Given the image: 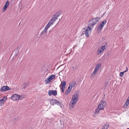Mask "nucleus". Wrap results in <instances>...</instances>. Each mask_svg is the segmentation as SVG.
<instances>
[{
	"mask_svg": "<svg viewBox=\"0 0 129 129\" xmlns=\"http://www.w3.org/2000/svg\"><path fill=\"white\" fill-rule=\"evenodd\" d=\"M79 93L78 91H75L72 97V101L71 103L73 106L75 105L78 99Z\"/></svg>",
	"mask_w": 129,
	"mask_h": 129,
	"instance_id": "1",
	"label": "nucleus"
},
{
	"mask_svg": "<svg viewBox=\"0 0 129 129\" xmlns=\"http://www.w3.org/2000/svg\"><path fill=\"white\" fill-rule=\"evenodd\" d=\"M100 20V18L98 17H96L93 18L90 20V26L93 27L96 23L97 22H98Z\"/></svg>",
	"mask_w": 129,
	"mask_h": 129,
	"instance_id": "2",
	"label": "nucleus"
},
{
	"mask_svg": "<svg viewBox=\"0 0 129 129\" xmlns=\"http://www.w3.org/2000/svg\"><path fill=\"white\" fill-rule=\"evenodd\" d=\"M82 30H85L86 37L87 38H88L91 32V28L89 26L86 29L85 28H83L82 29Z\"/></svg>",
	"mask_w": 129,
	"mask_h": 129,
	"instance_id": "3",
	"label": "nucleus"
},
{
	"mask_svg": "<svg viewBox=\"0 0 129 129\" xmlns=\"http://www.w3.org/2000/svg\"><path fill=\"white\" fill-rule=\"evenodd\" d=\"M106 105V103L105 102L101 100V103L98 107V108L100 109H103Z\"/></svg>",
	"mask_w": 129,
	"mask_h": 129,
	"instance_id": "4",
	"label": "nucleus"
},
{
	"mask_svg": "<svg viewBox=\"0 0 129 129\" xmlns=\"http://www.w3.org/2000/svg\"><path fill=\"white\" fill-rule=\"evenodd\" d=\"M11 89H10L7 86H4L1 87V90L2 91H6L8 90H10Z\"/></svg>",
	"mask_w": 129,
	"mask_h": 129,
	"instance_id": "5",
	"label": "nucleus"
},
{
	"mask_svg": "<svg viewBox=\"0 0 129 129\" xmlns=\"http://www.w3.org/2000/svg\"><path fill=\"white\" fill-rule=\"evenodd\" d=\"M48 94L50 96L51 95H56L57 94V91L56 90H49L48 91Z\"/></svg>",
	"mask_w": 129,
	"mask_h": 129,
	"instance_id": "6",
	"label": "nucleus"
},
{
	"mask_svg": "<svg viewBox=\"0 0 129 129\" xmlns=\"http://www.w3.org/2000/svg\"><path fill=\"white\" fill-rule=\"evenodd\" d=\"M9 3L8 1H7L4 7L2 10V12H4L8 8L9 6Z\"/></svg>",
	"mask_w": 129,
	"mask_h": 129,
	"instance_id": "7",
	"label": "nucleus"
},
{
	"mask_svg": "<svg viewBox=\"0 0 129 129\" xmlns=\"http://www.w3.org/2000/svg\"><path fill=\"white\" fill-rule=\"evenodd\" d=\"M52 102L53 103L56 104L60 106L61 108V104L59 101L55 99H52L51 100Z\"/></svg>",
	"mask_w": 129,
	"mask_h": 129,
	"instance_id": "8",
	"label": "nucleus"
},
{
	"mask_svg": "<svg viewBox=\"0 0 129 129\" xmlns=\"http://www.w3.org/2000/svg\"><path fill=\"white\" fill-rule=\"evenodd\" d=\"M19 95L16 94H15L13 95L11 97V99L14 101L18 100V99Z\"/></svg>",
	"mask_w": 129,
	"mask_h": 129,
	"instance_id": "9",
	"label": "nucleus"
},
{
	"mask_svg": "<svg viewBox=\"0 0 129 129\" xmlns=\"http://www.w3.org/2000/svg\"><path fill=\"white\" fill-rule=\"evenodd\" d=\"M61 14V12H56L55 15L52 16V17L55 19V20L57 19V17H59Z\"/></svg>",
	"mask_w": 129,
	"mask_h": 129,
	"instance_id": "10",
	"label": "nucleus"
},
{
	"mask_svg": "<svg viewBox=\"0 0 129 129\" xmlns=\"http://www.w3.org/2000/svg\"><path fill=\"white\" fill-rule=\"evenodd\" d=\"M66 83L65 81H63L62 82H61V83L60 85V88H65V86Z\"/></svg>",
	"mask_w": 129,
	"mask_h": 129,
	"instance_id": "11",
	"label": "nucleus"
},
{
	"mask_svg": "<svg viewBox=\"0 0 129 129\" xmlns=\"http://www.w3.org/2000/svg\"><path fill=\"white\" fill-rule=\"evenodd\" d=\"M48 28H47L45 27L44 31L42 32L40 34V35H43L44 36L46 35L47 34V30Z\"/></svg>",
	"mask_w": 129,
	"mask_h": 129,
	"instance_id": "12",
	"label": "nucleus"
},
{
	"mask_svg": "<svg viewBox=\"0 0 129 129\" xmlns=\"http://www.w3.org/2000/svg\"><path fill=\"white\" fill-rule=\"evenodd\" d=\"M104 50V48L101 47L99 48L97 54L98 55H99L102 53Z\"/></svg>",
	"mask_w": 129,
	"mask_h": 129,
	"instance_id": "13",
	"label": "nucleus"
},
{
	"mask_svg": "<svg viewBox=\"0 0 129 129\" xmlns=\"http://www.w3.org/2000/svg\"><path fill=\"white\" fill-rule=\"evenodd\" d=\"M103 27L102 25L100 24L97 28V30L99 31H101L102 30Z\"/></svg>",
	"mask_w": 129,
	"mask_h": 129,
	"instance_id": "14",
	"label": "nucleus"
},
{
	"mask_svg": "<svg viewBox=\"0 0 129 129\" xmlns=\"http://www.w3.org/2000/svg\"><path fill=\"white\" fill-rule=\"evenodd\" d=\"M55 27L51 29L49 31V33L51 34L54 32L55 31Z\"/></svg>",
	"mask_w": 129,
	"mask_h": 129,
	"instance_id": "15",
	"label": "nucleus"
},
{
	"mask_svg": "<svg viewBox=\"0 0 129 129\" xmlns=\"http://www.w3.org/2000/svg\"><path fill=\"white\" fill-rule=\"evenodd\" d=\"M101 66V64L100 63H98L96 65L94 69L98 71Z\"/></svg>",
	"mask_w": 129,
	"mask_h": 129,
	"instance_id": "16",
	"label": "nucleus"
},
{
	"mask_svg": "<svg viewBox=\"0 0 129 129\" xmlns=\"http://www.w3.org/2000/svg\"><path fill=\"white\" fill-rule=\"evenodd\" d=\"M55 77V75H51V76H49L48 77L49 79L51 81V80H52L54 79Z\"/></svg>",
	"mask_w": 129,
	"mask_h": 129,
	"instance_id": "17",
	"label": "nucleus"
},
{
	"mask_svg": "<svg viewBox=\"0 0 129 129\" xmlns=\"http://www.w3.org/2000/svg\"><path fill=\"white\" fill-rule=\"evenodd\" d=\"M109 124L108 123H106L104 126L102 127L103 128H104V129H108L109 127Z\"/></svg>",
	"mask_w": 129,
	"mask_h": 129,
	"instance_id": "18",
	"label": "nucleus"
},
{
	"mask_svg": "<svg viewBox=\"0 0 129 129\" xmlns=\"http://www.w3.org/2000/svg\"><path fill=\"white\" fill-rule=\"evenodd\" d=\"M75 84L76 82L75 81L72 82L70 83L69 85L70 86H71V88H72L73 87H74L75 85Z\"/></svg>",
	"mask_w": 129,
	"mask_h": 129,
	"instance_id": "19",
	"label": "nucleus"
},
{
	"mask_svg": "<svg viewBox=\"0 0 129 129\" xmlns=\"http://www.w3.org/2000/svg\"><path fill=\"white\" fill-rule=\"evenodd\" d=\"M98 71L97 70L94 69L93 72L91 75V76L93 77H94Z\"/></svg>",
	"mask_w": 129,
	"mask_h": 129,
	"instance_id": "20",
	"label": "nucleus"
},
{
	"mask_svg": "<svg viewBox=\"0 0 129 129\" xmlns=\"http://www.w3.org/2000/svg\"><path fill=\"white\" fill-rule=\"evenodd\" d=\"M107 22V20H105L103 21L100 24L102 25L103 27L104 26V25Z\"/></svg>",
	"mask_w": 129,
	"mask_h": 129,
	"instance_id": "21",
	"label": "nucleus"
},
{
	"mask_svg": "<svg viewBox=\"0 0 129 129\" xmlns=\"http://www.w3.org/2000/svg\"><path fill=\"white\" fill-rule=\"evenodd\" d=\"M53 25L52 23H51V22H50L49 21V22L46 26V27L47 28H49L51 25Z\"/></svg>",
	"mask_w": 129,
	"mask_h": 129,
	"instance_id": "22",
	"label": "nucleus"
},
{
	"mask_svg": "<svg viewBox=\"0 0 129 129\" xmlns=\"http://www.w3.org/2000/svg\"><path fill=\"white\" fill-rule=\"evenodd\" d=\"M55 20H55V19H54V18H53L52 17V19L49 21L50 22H51V23H52V24H53L54 23V21H55Z\"/></svg>",
	"mask_w": 129,
	"mask_h": 129,
	"instance_id": "23",
	"label": "nucleus"
},
{
	"mask_svg": "<svg viewBox=\"0 0 129 129\" xmlns=\"http://www.w3.org/2000/svg\"><path fill=\"white\" fill-rule=\"evenodd\" d=\"M7 97H4L3 98L0 99V100L4 102L7 99Z\"/></svg>",
	"mask_w": 129,
	"mask_h": 129,
	"instance_id": "24",
	"label": "nucleus"
},
{
	"mask_svg": "<svg viewBox=\"0 0 129 129\" xmlns=\"http://www.w3.org/2000/svg\"><path fill=\"white\" fill-rule=\"evenodd\" d=\"M50 80L48 78L45 80V81L46 84H48L50 82Z\"/></svg>",
	"mask_w": 129,
	"mask_h": 129,
	"instance_id": "25",
	"label": "nucleus"
},
{
	"mask_svg": "<svg viewBox=\"0 0 129 129\" xmlns=\"http://www.w3.org/2000/svg\"><path fill=\"white\" fill-rule=\"evenodd\" d=\"M27 86V83H24L22 86V89L26 88Z\"/></svg>",
	"mask_w": 129,
	"mask_h": 129,
	"instance_id": "26",
	"label": "nucleus"
},
{
	"mask_svg": "<svg viewBox=\"0 0 129 129\" xmlns=\"http://www.w3.org/2000/svg\"><path fill=\"white\" fill-rule=\"evenodd\" d=\"M23 98V97L22 95H19L18 99V100L19 101L20 100H22Z\"/></svg>",
	"mask_w": 129,
	"mask_h": 129,
	"instance_id": "27",
	"label": "nucleus"
},
{
	"mask_svg": "<svg viewBox=\"0 0 129 129\" xmlns=\"http://www.w3.org/2000/svg\"><path fill=\"white\" fill-rule=\"evenodd\" d=\"M70 90H67L65 92L64 94L65 95H67L69 94L71 91Z\"/></svg>",
	"mask_w": 129,
	"mask_h": 129,
	"instance_id": "28",
	"label": "nucleus"
},
{
	"mask_svg": "<svg viewBox=\"0 0 129 129\" xmlns=\"http://www.w3.org/2000/svg\"><path fill=\"white\" fill-rule=\"evenodd\" d=\"M129 104V102H126L124 104V107L125 108H126L127 107V106Z\"/></svg>",
	"mask_w": 129,
	"mask_h": 129,
	"instance_id": "29",
	"label": "nucleus"
},
{
	"mask_svg": "<svg viewBox=\"0 0 129 129\" xmlns=\"http://www.w3.org/2000/svg\"><path fill=\"white\" fill-rule=\"evenodd\" d=\"M100 109L98 108V107L95 110V112L96 113H98L100 112Z\"/></svg>",
	"mask_w": 129,
	"mask_h": 129,
	"instance_id": "30",
	"label": "nucleus"
},
{
	"mask_svg": "<svg viewBox=\"0 0 129 129\" xmlns=\"http://www.w3.org/2000/svg\"><path fill=\"white\" fill-rule=\"evenodd\" d=\"M124 72H121L119 74V76L120 77H122L123 76L124 74Z\"/></svg>",
	"mask_w": 129,
	"mask_h": 129,
	"instance_id": "31",
	"label": "nucleus"
},
{
	"mask_svg": "<svg viewBox=\"0 0 129 129\" xmlns=\"http://www.w3.org/2000/svg\"><path fill=\"white\" fill-rule=\"evenodd\" d=\"M4 102L0 100V106H1L4 104Z\"/></svg>",
	"mask_w": 129,
	"mask_h": 129,
	"instance_id": "32",
	"label": "nucleus"
},
{
	"mask_svg": "<svg viewBox=\"0 0 129 129\" xmlns=\"http://www.w3.org/2000/svg\"><path fill=\"white\" fill-rule=\"evenodd\" d=\"M83 31L82 33L81 34V35H83L85 34L86 35V33L85 32V30H83Z\"/></svg>",
	"mask_w": 129,
	"mask_h": 129,
	"instance_id": "33",
	"label": "nucleus"
},
{
	"mask_svg": "<svg viewBox=\"0 0 129 129\" xmlns=\"http://www.w3.org/2000/svg\"><path fill=\"white\" fill-rule=\"evenodd\" d=\"M61 90H62V92L63 93L64 92V90L65 88H60Z\"/></svg>",
	"mask_w": 129,
	"mask_h": 129,
	"instance_id": "34",
	"label": "nucleus"
},
{
	"mask_svg": "<svg viewBox=\"0 0 129 129\" xmlns=\"http://www.w3.org/2000/svg\"><path fill=\"white\" fill-rule=\"evenodd\" d=\"M72 88H71V86H70L69 85V86L68 87V89L67 90H70L71 91Z\"/></svg>",
	"mask_w": 129,
	"mask_h": 129,
	"instance_id": "35",
	"label": "nucleus"
},
{
	"mask_svg": "<svg viewBox=\"0 0 129 129\" xmlns=\"http://www.w3.org/2000/svg\"><path fill=\"white\" fill-rule=\"evenodd\" d=\"M126 70H125V71H123V72H124V73L125 72H126L128 70V68H127V67H126Z\"/></svg>",
	"mask_w": 129,
	"mask_h": 129,
	"instance_id": "36",
	"label": "nucleus"
},
{
	"mask_svg": "<svg viewBox=\"0 0 129 129\" xmlns=\"http://www.w3.org/2000/svg\"><path fill=\"white\" fill-rule=\"evenodd\" d=\"M105 45H104V46H102V47H102V48H104V49H105Z\"/></svg>",
	"mask_w": 129,
	"mask_h": 129,
	"instance_id": "37",
	"label": "nucleus"
},
{
	"mask_svg": "<svg viewBox=\"0 0 129 129\" xmlns=\"http://www.w3.org/2000/svg\"><path fill=\"white\" fill-rule=\"evenodd\" d=\"M129 102V101H128V100H127L126 101V102Z\"/></svg>",
	"mask_w": 129,
	"mask_h": 129,
	"instance_id": "38",
	"label": "nucleus"
},
{
	"mask_svg": "<svg viewBox=\"0 0 129 129\" xmlns=\"http://www.w3.org/2000/svg\"><path fill=\"white\" fill-rule=\"evenodd\" d=\"M75 47H76V46H74V47H73V49H74V48Z\"/></svg>",
	"mask_w": 129,
	"mask_h": 129,
	"instance_id": "39",
	"label": "nucleus"
},
{
	"mask_svg": "<svg viewBox=\"0 0 129 129\" xmlns=\"http://www.w3.org/2000/svg\"><path fill=\"white\" fill-rule=\"evenodd\" d=\"M127 100H128V101H129V96H128V99H127Z\"/></svg>",
	"mask_w": 129,
	"mask_h": 129,
	"instance_id": "40",
	"label": "nucleus"
},
{
	"mask_svg": "<svg viewBox=\"0 0 129 129\" xmlns=\"http://www.w3.org/2000/svg\"><path fill=\"white\" fill-rule=\"evenodd\" d=\"M108 84V83H107V84H106V85L105 86V87L107 85V84Z\"/></svg>",
	"mask_w": 129,
	"mask_h": 129,
	"instance_id": "41",
	"label": "nucleus"
},
{
	"mask_svg": "<svg viewBox=\"0 0 129 129\" xmlns=\"http://www.w3.org/2000/svg\"><path fill=\"white\" fill-rule=\"evenodd\" d=\"M72 68H75V67H74V66H73Z\"/></svg>",
	"mask_w": 129,
	"mask_h": 129,
	"instance_id": "42",
	"label": "nucleus"
},
{
	"mask_svg": "<svg viewBox=\"0 0 129 129\" xmlns=\"http://www.w3.org/2000/svg\"><path fill=\"white\" fill-rule=\"evenodd\" d=\"M60 19L59 20V21H60Z\"/></svg>",
	"mask_w": 129,
	"mask_h": 129,
	"instance_id": "43",
	"label": "nucleus"
},
{
	"mask_svg": "<svg viewBox=\"0 0 129 129\" xmlns=\"http://www.w3.org/2000/svg\"><path fill=\"white\" fill-rule=\"evenodd\" d=\"M127 129H129V128H127Z\"/></svg>",
	"mask_w": 129,
	"mask_h": 129,
	"instance_id": "44",
	"label": "nucleus"
}]
</instances>
